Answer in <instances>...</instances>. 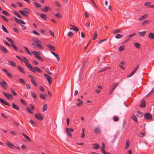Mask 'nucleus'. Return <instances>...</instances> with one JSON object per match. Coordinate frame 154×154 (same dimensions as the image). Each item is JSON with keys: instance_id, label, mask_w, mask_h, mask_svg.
I'll list each match as a JSON object with an SVG mask.
<instances>
[{"instance_id": "0e129e2a", "label": "nucleus", "mask_w": 154, "mask_h": 154, "mask_svg": "<svg viewBox=\"0 0 154 154\" xmlns=\"http://www.w3.org/2000/svg\"><path fill=\"white\" fill-rule=\"evenodd\" d=\"M68 36L70 37H72L73 35V33L71 32H69L68 34Z\"/></svg>"}, {"instance_id": "f3484780", "label": "nucleus", "mask_w": 154, "mask_h": 154, "mask_svg": "<svg viewBox=\"0 0 154 154\" xmlns=\"http://www.w3.org/2000/svg\"><path fill=\"white\" fill-rule=\"evenodd\" d=\"M12 106L13 107V108L17 110H20V108L19 107V106L15 104L14 103H13L12 104Z\"/></svg>"}, {"instance_id": "69168bd1", "label": "nucleus", "mask_w": 154, "mask_h": 154, "mask_svg": "<svg viewBox=\"0 0 154 154\" xmlns=\"http://www.w3.org/2000/svg\"><path fill=\"white\" fill-rule=\"evenodd\" d=\"M119 120V118L116 116H114L113 118V120L115 122H117Z\"/></svg>"}, {"instance_id": "c85d7f7f", "label": "nucleus", "mask_w": 154, "mask_h": 154, "mask_svg": "<svg viewBox=\"0 0 154 154\" xmlns=\"http://www.w3.org/2000/svg\"><path fill=\"white\" fill-rule=\"evenodd\" d=\"M32 40L35 42L40 43H41L40 41L38 40L37 38H32Z\"/></svg>"}, {"instance_id": "774afa93", "label": "nucleus", "mask_w": 154, "mask_h": 154, "mask_svg": "<svg viewBox=\"0 0 154 154\" xmlns=\"http://www.w3.org/2000/svg\"><path fill=\"white\" fill-rule=\"evenodd\" d=\"M40 97L41 98L45 100V95L42 94H40Z\"/></svg>"}, {"instance_id": "37998d69", "label": "nucleus", "mask_w": 154, "mask_h": 154, "mask_svg": "<svg viewBox=\"0 0 154 154\" xmlns=\"http://www.w3.org/2000/svg\"><path fill=\"white\" fill-rule=\"evenodd\" d=\"M26 110L29 113L33 114V112L31 110V109L29 108L28 106H26Z\"/></svg>"}, {"instance_id": "4be33fe9", "label": "nucleus", "mask_w": 154, "mask_h": 154, "mask_svg": "<svg viewBox=\"0 0 154 154\" xmlns=\"http://www.w3.org/2000/svg\"><path fill=\"white\" fill-rule=\"evenodd\" d=\"M18 69L22 73H25V72L23 70V68L21 67L20 66L18 65L17 66Z\"/></svg>"}, {"instance_id": "bf43d9fd", "label": "nucleus", "mask_w": 154, "mask_h": 154, "mask_svg": "<svg viewBox=\"0 0 154 154\" xmlns=\"http://www.w3.org/2000/svg\"><path fill=\"white\" fill-rule=\"evenodd\" d=\"M66 131L68 135H71V133L69 131V128H67L66 129Z\"/></svg>"}, {"instance_id": "5701e85b", "label": "nucleus", "mask_w": 154, "mask_h": 154, "mask_svg": "<svg viewBox=\"0 0 154 154\" xmlns=\"http://www.w3.org/2000/svg\"><path fill=\"white\" fill-rule=\"evenodd\" d=\"M147 14H145L140 17L138 19L139 20H141L146 18L147 17Z\"/></svg>"}, {"instance_id": "a878e982", "label": "nucleus", "mask_w": 154, "mask_h": 154, "mask_svg": "<svg viewBox=\"0 0 154 154\" xmlns=\"http://www.w3.org/2000/svg\"><path fill=\"white\" fill-rule=\"evenodd\" d=\"M11 45L12 46L13 49L14 50L16 51H17L18 50V48L16 45H14L13 43H11Z\"/></svg>"}, {"instance_id": "72a5a7b5", "label": "nucleus", "mask_w": 154, "mask_h": 154, "mask_svg": "<svg viewBox=\"0 0 154 154\" xmlns=\"http://www.w3.org/2000/svg\"><path fill=\"white\" fill-rule=\"evenodd\" d=\"M2 29L3 30V31L5 32L8 33V32L7 29L5 27V26L3 25H2Z\"/></svg>"}, {"instance_id": "f03ea898", "label": "nucleus", "mask_w": 154, "mask_h": 154, "mask_svg": "<svg viewBox=\"0 0 154 154\" xmlns=\"http://www.w3.org/2000/svg\"><path fill=\"white\" fill-rule=\"evenodd\" d=\"M30 70L31 71L35 73L36 72V71L39 73L42 72V71L41 69L37 67H32Z\"/></svg>"}, {"instance_id": "052dcab7", "label": "nucleus", "mask_w": 154, "mask_h": 154, "mask_svg": "<svg viewBox=\"0 0 154 154\" xmlns=\"http://www.w3.org/2000/svg\"><path fill=\"white\" fill-rule=\"evenodd\" d=\"M32 32L35 35H40V34L39 33H38L36 30H34Z\"/></svg>"}, {"instance_id": "1a4fd4ad", "label": "nucleus", "mask_w": 154, "mask_h": 154, "mask_svg": "<svg viewBox=\"0 0 154 154\" xmlns=\"http://www.w3.org/2000/svg\"><path fill=\"white\" fill-rule=\"evenodd\" d=\"M119 85L118 83H115L114 85L112 86V87L111 88H110V89H111L110 91L109 92V94H111L112 92L114 91V89L116 88L117 87V86Z\"/></svg>"}, {"instance_id": "4468645a", "label": "nucleus", "mask_w": 154, "mask_h": 154, "mask_svg": "<svg viewBox=\"0 0 154 154\" xmlns=\"http://www.w3.org/2000/svg\"><path fill=\"white\" fill-rule=\"evenodd\" d=\"M136 115L138 117L140 118L143 116V114L141 111H137L136 112Z\"/></svg>"}, {"instance_id": "680f3d73", "label": "nucleus", "mask_w": 154, "mask_h": 154, "mask_svg": "<svg viewBox=\"0 0 154 154\" xmlns=\"http://www.w3.org/2000/svg\"><path fill=\"white\" fill-rule=\"evenodd\" d=\"M119 49L120 51H123L124 50V46L122 45L120 47H119Z\"/></svg>"}, {"instance_id": "9d476101", "label": "nucleus", "mask_w": 154, "mask_h": 154, "mask_svg": "<svg viewBox=\"0 0 154 154\" xmlns=\"http://www.w3.org/2000/svg\"><path fill=\"white\" fill-rule=\"evenodd\" d=\"M146 102L144 100H143L142 101L139 105L140 107L144 108L146 106Z\"/></svg>"}, {"instance_id": "39448f33", "label": "nucleus", "mask_w": 154, "mask_h": 154, "mask_svg": "<svg viewBox=\"0 0 154 154\" xmlns=\"http://www.w3.org/2000/svg\"><path fill=\"white\" fill-rule=\"evenodd\" d=\"M35 116L38 119L39 121H41L44 119V118L42 117L41 114L38 113V114H35Z\"/></svg>"}, {"instance_id": "b1692460", "label": "nucleus", "mask_w": 154, "mask_h": 154, "mask_svg": "<svg viewBox=\"0 0 154 154\" xmlns=\"http://www.w3.org/2000/svg\"><path fill=\"white\" fill-rule=\"evenodd\" d=\"M47 46L52 51H54L55 50V47L54 46L50 44L47 45Z\"/></svg>"}, {"instance_id": "79ce46f5", "label": "nucleus", "mask_w": 154, "mask_h": 154, "mask_svg": "<svg viewBox=\"0 0 154 154\" xmlns=\"http://www.w3.org/2000/svg\"><path fill=\"white\" fill-rule=\"evenodd\" d=\"M135 47L138 49H140L141 47L140 45L138 43L135 42Z\"/></svg>"}, {"instance_id": "f257e3e1", "label": "nucleus", "mask_w": 154, "mask_h": 154, "mask_svg": "<svg viewBox=\"0 0 154 154\" xmlns=\"http://www.w3.org/2000/svg\"><path fill=\"white\" fill-rule=\"evenodd\" d=\"M2 94L8 99L12 100L13 99V96L12 94L5 93L4 91H2Z\"/></svg>"}, {"instance_id": "a211bd4d", "label": "nucleus", "mask_w": 154, "mask_h": 154, "mask_svg": "<svg viewBox=\"0 0 154 154\" xmlns=\"http://www.w3.org/2000/svg\"><path fill=\"white\" fill-rule=\"evenodd\" d=\"M121 31L120 30V29H114L113 31L112 32V34L114 35L115 34H116L119 32H121Z\"/></svg>"}, {"instance_id": "7ed1b4c3", "label": "nucleus", "mask_w": 154, "mask_h": 154, "mask_svg": "<svg viewBox=\"0 0 154 154\" xmlns=\"http://www.w3.org/2000/svg\"><path fill=\"white\" fill-rule=\"evenodd\" d=\"M144 118L147 120L148 119L151 120L152 119V117L150 113L149 112L146 113L144 115Z\"/></svg>"}, {"instance_id": "6e6552de", "label": "nucleus", "mask_w": 154, "mask_h": 154, "mask_svg": "<svg viewBox=\"0 0 154 154\" xmlns=\"http://www.w3.org/2000/svg\"><path fill=\"white\" fill-rule=\"evenodd\" d=\"M0 50L5 54H7L8 52V49L1 45H0Z\"/></svg>"}, {"instance_id": "58836bf2", "label": "nucleus", "mask_w": 154, "mask_h": 154, "mask_svg": "<svg viewBox=\"0 0 154 154\" xmlns=\"http://www.w3.org/2000/svg\"><path fill=\"white\" fill-rule=\"evenodd\" d=\"M24 48L26 50L28 54L29 55H32V54L29 50L25 46H23Z\"/></svg>"}, {"instance_id": "c756f323", "label": "nucleus", "mask_w": 154, "mask_h": 154, "mask_svg": "<svg viewBox=\"0 0 154 154\" xmlns=\"http://www.w3.org/2000/svg\"><path fill=\"white\" fill-rule=\"evenodd\" d=\"M97 36H98V35L97 32V31H96L94 33V36H93V38H92V40H95L97 38Z\"/></svg>"}, {"instance_id": "20e7f679", "label": "nucleus", "mask_w": 154, "mask_h": 154, "mask_svg": "<svg viewBox=\"0 0 154 154\" xmlns=\"http://www.w3.org/2000/svg\"><path fill=\"white\" fill-rule=\"evenodd\" d=\"M44 75L48 81L49 84H51L52 83L51 77L47 74H44Z\"/></svg>"}, {"instance_id": "603ef678", "label": "nucleus", "mask_w": 154, "mask_h": 154, "mask_svg": "<svg viewBox=\"0 0 154 154\" xmlns=\"http://www.w3.org/2000/svg\"><path fill=\"white\" fill-rule=\"evenodd\" d=\"M30 122L34 126H36L37 124H36V123L35 122H34L32 120V119L30 120Z\"/></svg>"}, {"instance_id": "4c0bfd02", "label": "nucleus", "mask_w": 154, "mask_h": 154, "mask_svg": "<svg viewBox=\"0 0 154 154\" xmlns=\"http://www.w3.org/2000/svg\"><path fill=\"white\" fill-rule=\"evenodd\" d=\"M36 46L39 48L40 49L42 50L43 49V46L41 45L39 43H37L36 44Z\"/></svg>"}, {"instance_id": "ea45409f", "label": "nucleus", "mask_w": 154, "mask_h": 154, "mask_svg": "<svg viewBox=\"0 0 154 154\" xmlns=\"http://www.w3.org/2000/svg\"><path fill=\"white\" fill-rule=\"evenodd\" d=\"M0 17H1V18L2 19H3L4 20H5L6 22H8V19H7L6 18V17H5L4 16H3V15H1L0 16Z\"/></svg>"}, {"instance_id": "2f4dec72", "label": "nucleus", "mask_w": 154, "mask_h": 154, "mask_svg": "<svg viewBox=\"0 0 154 154\" xmlns=\"http://www.w3.org/2000/svg\"><path fill=\"white\" fill-rule=\"evenodd\" d=\"M14 14L16 15L18 18H22L21 16L16 11H14Z\"/></svg>"}, {"instance_id": "7c9ffc66", "label": "nucleus", "mask_w": 154, "mask_h": 154, "mask_svg": "<svg viewBox=\"0 0 154 154\" xmlns=\"http://www.w3.org/2000/svg\"><path fill=\"white\" fill-rule=\"evenodd\" d=\"M102 145L100 149V151H101V152L104 150L106 148L105 145L104 144V143L103 142H102Z\"/></svg>"}, {"instance_id": "bb28decb", "label": "nucleus", "mask_w": 154, "mask_h": 154, "mask_svg": "<svg viewBox=\"0 0 154 154\" xmlns=\"http://www.w3.org/2000/svg\"><path fill=\"white\" fill-rule=\"evenodd\" d=\"M146 33V31H143L142 32H139L138 34H140V35L144 37L145 35V34Z\"/></svg>"}, {"instance_id": "13d9d810", "label": "nucleus", "mask_w": 154, "mask_h": 154, "mask_svg": "<svg viewBox=\"0 0 154 154\" xmlns=\"http://www.w3.org/2000/svg\"><path fill=\"white\" fill-rule=\"evenodd\" d=\"M11 91L12 94L14 96H16L17 95V93L12 88L11 89Z\"/></svg>"}, {"instance_id": "338daca9", "label": "nucleus", "mask_w": 154, "mask_h": 154, "mask_svg": "<svg viewBox=\"0 0 154 154\" xmlns=\"http://www.w3.org/2000/svg\"><path fill=\"white\" fill-rule=\"evenodd\" d=\"M83 105V101L79 102V103L77 104V106H81Z\"/></svg>"}, {"instance_id": "c03bdc74", "label": "nucleus", "mask_w": 154, "mask_h": 154, "mask_svg": "<svg viewBox=\"0 0 154 154\" xmlns=\"http://www.w3.org/2000/svg\"><path fill=\"white\" fill-rule=\"evenodd\" d=\"M122 35L120 34H116L115 35V37L117 38H122Z\"/></svg>"}, {"instance_id": "a18cd8bd", "label": "nucleus", "mask_w": 154, "mask_h": 154, "mask_svg": "<svg viewBox=\"0 0 154 154\" xmlns=\"http://www.w3.org/2000/svg\"><path fill=\"white\" fill-rule=\"evenodd\" d=\"M25 64L28 68H29L30 69L32 67L31 65L28 62L25 63Z\"/></svg>"}, {"instance_id": "c9c22d12", "label": "nucleus", "mask_w": 154, "mask_h": 154, "mask_svg": "<svg viewBox=\"0 0 154 154\" xmlns=\"http://www.w3.org/2000/svg\"><path fill=\"white\" fill-rule=\"evenodd\" d=\"M48 107L47 105L46 104H44L42 108V111L44 112L45 111Z\"/></svg>"}, {"instance_id": "f704fd0d", "label": "nucleus", "mask_w": 154, "mask_h": 154, "mask_svg": "<svg viewBox=\"0 0 154 154\" xmlns=\"http://www.w3.org/2000/svg\"><path fill=\"white\" fill-rule=\"evenodd\" d=\"M149 38L151 39H152L154 38V34L152 33H150L149 35Z\"/></svg>"}, {"instance_id": "864d4df0", "label": "nucleus", "mask_w": 154, "mask_h": 154, "mask_svg": "<svg viewBox=\"0 0 154 154\" xmlns=\"http://www.w3.org/2000/svg\"><path fill=\"white\" fill-rule=\"evenodd\" d=\"M31 82L35 86H38L37 84L35 82V81L34 80H33V79H32L31 80Z\"/></svg>"}, {"instance_id": "e433bc0d", "label": "nucleus", "mask_w": 154, "mask_h": 154, "mask_svg": "<svg viewBox=\"0 0 154 154\" xmlns=\"http://www.w3.org/2000/svg\"><path fill=\"white\" fill-rule=\"evenodd\" d=\"M149 23V20H145L142 22V26H144Z\"/></svg>"}, {"instance_id": "412c9836", "label": "nucleus", "mask_w": 154, "mask_h": 154, "mask_svg": "<svg viewBox=\"0 0 154 154\" xmlns=\"http://www.w3.org/2000/svg\"><path fill=\"white\" fill-rule=\"evenodd\" d=\"M39 16L41 18L45 20H47V17L46 15L45 14H40Z\"/></svg>"}, {"instance_id": "09e8293b", "label": "nucleus", "mask_w": 154, "mask_h": 154, "mask_svg": "<svg viewBox=\"0 0 154 154\" xmlns=\"http://www.w3.org/2000/svg\"><path fill=\"white\" fill-rule=\"evenodd\" d=\"M5 38L8 42H10L12 43H14V42L11 38L8 37H6Z\"/></svg>"}, {"instance_id": "dca6fc26", "label": "nucleus", "mask_w": 154, "mask_h": 154, "mask_svg": "<svg viewBox=\"0 0 154 154\" xmlns=\"http://www.w3.org/2000/svg\"><path fill=\"white\" fill-rule=\"evenodd\" d=\"M51 53L54 55V56L56 57L57 58V60L59 61H60V57L59 56V55L56 54V53H55V52H52V51H51Z\"/></svg>"}, {"instance_id": "2eb2a0df", "label": "nucleus", "mask_w": 154, "mask_h": 154, "mask_svg": "<svg viewBox=\"0 0 154 154\" xmlns=\"http://www.w3.org/2000/svg\"><path fill=\"white\" fill-rule=\"evenodd\" d=\"M49 10L51 11V9L49 7L46 6L44 7V8H43L42 9L43 11L46 12H47Z\"/></svg>"}, {"instance_id": "6ab92c4d", "label": "nucleus", "mask_w": 154, "mask_h": 154, "mask_svg": "<svg viewBox=\"0 0 154 154\" xmlns=\"http://www.w3.org/2000/svg\"><path fill=\"white\" fill-rule=\"evenodd\" d=\"M20 13L22 15L26 17H28V15L23 11L20 10L19 11Z\"/></svg>"}, {"instance_id": "f8f14e48", "label": "nucleus", "mask_w": 154, "mask_h": 154, "mask_svg": "<svg viewBox=\"0 0 154 154\" xmlns=\"http://www.w3.org/2000/svg\"><path fill=\"white\" fill-rule=\"evenodd\" d=\"M0 102L4 104L7 105L8 106H10V104L6 101H4L2 99L0 98Z\"/></svg>"}, {"instance_id": "aec40b11", "label": "nucleus", "mask_w": 154, "mask_h": 154, "mask_svg": "<svg viewBox=\"0 0 154 154\" xmlns=\"http://www.w3.org/2000/svg\"><path fill=\"white\" fill-rule=\"evenodd\" d=\"M93 145L94 146V148L95 149H98L100 147V146L98 143H94Z\"/></svg>"}, {"instance_id": "de8ad7c7", "label": "nucleus", "mask_w": 154, "mask_h": 154, "mask_svg": "<svg viewBox=\"0 0 154 154\" xmlns=\"http://www.w3.org/2000/svg\"><path fill=\"white\" fill-rule=\"evenodd\" d=\"M110 69V67H106V68H105L104 69H101L100 71H99V72L105 71L107 69Z\"/></svg>"}, {"instance_id": "e2e57ef3", "label": "nucleus", "mask_w": 154, "mask_h": 154, "mask_svg": "<svg viewBox=\"0 0 154 154\" xmlns=\"http://www.w3.org/2000/svg\"><path fill=\"white\" fill-rule=\"evenodd\" d=\"M19 81L20 82L23 84H25V82L22 79H19Z\"/></svg>"}, {"instance_id": "9b49d317", "label": "nucleus", "mask_w": 154, "mask_h": 154, "mask_svg": "<svg viewBox=\"0 0 154 154\" xmlns=\"http://www.w3.org/2000/svg\"><path fill=\"white\" fill-rule=\"evenodd\" d=\"M41 54L40 52H39V54H37L36 55H35V57L37 59H39L41 61H44V60L42 58L40 55H41Z\"/></svg>"}, {"instance_id": "4d7b16f0", "label": "nucleus", "mask_w": 154, "mask_h": 154, "mask_svg": "<svg viewBox=\"0 0 154 154\" xmlns=\"http://www.w3.org/2000/svg\"><path fill=\"white\" fill-rule=\"evenodd\" d=\"M31 94L32 96L34 98H36L37 97V96L36 94L33 92H31Z\"/></svg>"}, {"instance_id": "8fccbe9b", "label": "nucleus", "mask_w": 154, "mask_h": 154, "mask_svg": "<svg viewBox=\"0 0 154 154\" xmlns=\"http://www.w3.org/2000/svg\"><path fill=\"white\" fill-rule=\"evenodd\" d=\"M154 91V88L152 89L151 91L146 96V97H148Z\"/></svg>"}, {"instance_id": "393cba45", "label": "nucleus", "mask_w": 154, "mask_h": 154, "mask_svg": "<svg viewBox=\"0 0 154 154\" xmlns=\"http://www.w3.org/2000/svg\"><path fill=\"white\" fill-rule=\"evenodd\" d=\"M24 11L26 14H30V11L29 9L27 8H24L23 9Z\"/></svg>"}, {"instance_id": "0eeeda50", "label": "nucleus", "mask_w": 154, "mask_h": 154, "mask_svg": "<svg viewBox=\"0 0 154 154\" xmlns=\"http://www.w3.org/2000/svg\"><path fill=\"white\" fill-rule=\"evenodd\" d=\"M2 82H0V85H1L5 89H7V84L6 82L3 80H2Z\"/></svg>"}, {"instance_id": "3c124183", "label": "nucleus", "mask_w": 154, "mask_h": 154, "mask_svg": "<svg viewBox=\"0 0 154 154\" xmlns=\"http://www.w3.org/2000/svg\"><path fill=\"white\" fill-rule=\"evenodd\" d=\"M55 16L58 18H61L62 17V16L59 13H57L55 14Z\"/></svg>"}, {"instance_id": "a19ab883", "label": "nucleus", "mask_w": 154, "mask_h": 154, "mask_svg": "<svg viewBox=\"0 0 154 154\" xmlns=\"http://www.w3.org/2000/svg\"><path fill=\"white\" fill-rule=\"evenodd\" d=\"M135 73V69H134L133 70V71L129 75H128L127 76V77L128 78H129V77H131V76H132L133 75H134V74Z\"/></svg>"}, {"instance_id": "49530a36", "label": "nucleus", "mask_w": 154, "mask_h": 154, "mask_svg": "<svg viewBox=\"0 0 154 154\" xmlns=\"http://www.w3.org/2000/svg\"><path fill=\"white\" fill-rule=\"evenodd\" d=\"M2 13L4 15H5L7 16H10V14L8 13L6 11H4V10L2 11Z\"/></svg>"}, {"instance_id": "cd10ccee", "label": "nucleus", "mask_w": 154, "mask_h": 154, "mask_svg": "<svg viewBox=\"0 0 154 154\" xmlns=\"http://www.w3.org/2000/svg\"><path fill=\"white\" fill-rule=\"evenodd\" d=\"M130 144V142L128 140H127L126 141V146L125 147V149H128L129 147Z\"/></svg>"}, {"instance_id": "6e6d98bb", "label": "nucleus", "mask_w": 154, "mask_h": 154, "mask_svg": "<svg viewBox=\"0 0 154 154\" xmlns=\"http://www.w3.org/2000/svg\"><path fill=\"white\" fill-rule=\"evenodd\" d=\"M9 63H10L11 65L12 66H16L15 63V62L12 61H9Z\"/></svg>"}, {"instance_id": "473e14b6", "label": "nucleus", "mask_w": 154, "mask_h": 154, "mask_svg": "<svg viewBox=\"0 0 154 154\" xmlns=\"http://www.w3.org/2000/svg\"><path fill=\"white\" fill-rule=\"evenodd\" d=\"M70 29L71 30H73L75 31L76 32H77L78 31H79V29H78V28L76 27L75 26H74L72 28H72H70Z\"/></svg>"}, {"instance_id": "423d86ee", "label": "nucleus", "mask_w": 154, "mask_h": 154, "mask_svg": "<svg viewBox=\"0 0 154 154\" xmlns=\"http://www.w3.org/2000/svg\"><path fill=\"white\" fill-rule=\"evenodd\" d=\"M6 144L11 149H14L15 147V146L11 142L7 141L6 142Z\"/></svg>"}, {"instance_id": "ddd939ff", "label": "nucleus", "mask_w": 154, "mask_h": 154, "mask_svg": "<svg viewBox=\"0 0 154 154\" xmlns=\"http://www.w3.org/2000/svg\"><path fill=\"white\" fill-rule=\"evenodd\" d=\"M101 129L99 128H95L94 129V132L97 134H99L101 133Z\"/></svg>"}, {"instance_id": "5fc2aeb1", "label": "nucleus", "mask_w": 154, "mask_h": 154, "mask_svg": "<svg viewBox=\"0 0 154 154\" xmlns=\"http://www.w3.org/2000/svg\"><path fill=\"white\" fill-rule=\"evenodd\" d=\"M34 4L36 6V7L38 8H39L41 7V5L37 2H34Z\"/></svg>"}]
</instances>
